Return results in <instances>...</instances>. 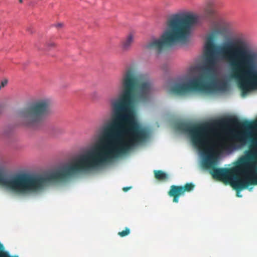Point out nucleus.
I'll list each match as a JSON object with an SVG mask.
<instances>
[{
	"label": "nucleus",
	"mask_w": 257,
	"mask_h": 257,
	"mask_svg": "<svg viewBox=\"0 0 257 257\" xmlns=\"http://www.w3.org/2000/svg\"><path fill=\"white\" fill-rule=\"evenodd\" d=\"M195 185L192 183H186L183 186L172 185L168 194L169 196L173 197V202L178 203L180 196L183 195L185 192L192 191Z\"/></svg>",
	"instance_id": "7"
},
{
	"label": "nucleus",
	"mask_w": 257,
	"mask_h": 257,
	"mask_svg": "<svg viewBox=\"0 0 257 257\" xmlns=\"http://www.w3.org/2000/svg\"><path fill=\"white\" fill-rule=\"evenodd\" d=\"M214 13V10L211 6H209L205 9L204 15L207 18H210L213 16Z\"/></svg>",
	"instance_id": "13"
},
{
	"label": "nucleus",
	"mask_w": 257,
	"mask_h": 257,
	"mask_svg": "<svg viewBox=\"0 0 257 257\" xmlns=\"http://www.w3.org/2000/svg\"><path fill=\"white\" fill-rule=\"evenodd\" d=\"M53 102L48 97H42L32 101L20 110L19 116L22 124L29 128H38L51 113Z\"/></svg>",
	"instance_id": "5"
},
{
	"label": "nucleus",
	"mask_w": 257,
	"mask_h": 257,
	"mask_svg": "<svg viewBox=\"0 0 257 257\" xmlns=\"http://www.w3.org/2000/svg\"><path fill=\"white\" fill-rule=\"evenodd\" d=\"M134 35L133 33H130L121 40L120 48L123 51H127L131 49L134 42Z\"/></svg>",
	"instance_id": "9"
},
{
	"label": "nucleus",
	"mask_w": 257,
	"mask_h": 257,
	"mask_svg": "<svg viewBox=\"0 0 257 257\" xmlns=\"http://www.w3.org/2000/svg\"><path fill=\"white\" fill-rule=\"evenodd\" d=\"M251 147L257 148V139L251 140ZM210 146L213 147L212 152L202 150L207 155L204 164L210 169V173L213 178L230 183L237 191L247 188L249 185L257 184V152L252 151L246 157L241 158L234 168H219L214 166L215 150H223L233 146L226 142L213 141Z\"/></svg>",
	"instance_id": "3"
},
{
	"label": "nucleus",
	"mask_w": 257,
	"mask_h": 257,
	"mask_svg": "<svg viewBox=\"0 0 257 257\" xmlns=\"http://www.w3.org/2000/svg\"><path fill=\"white\" fill-rule=\"evenodd\" d=\"M63 26V24L62 23H58L56 25V27L58 28H62Z\"/></svg>",
	"instance_id": "17"
},
{
	"label": "nucleus",
	"mask_w": 257,
	"mask_h": 257,
	"mask_svg": "<svg viewBox=\"0 0 257 257\" xmlns=\"http://www.w3.org/2000/svg\"><path fill=\"white\" fill-rule=\"evenodd\" d=\"M155 177L157 180H166L168 179V175L161 170L154 171Z\"/></svg>",
	"instance_id": "11"
},
{
	"label": "nucleus",
	"mask_w": 257,
	"mask_h": 257,
	"mask_svg": "<svg viewBox=\"0 0 257 257\" xmlns=\"http://www.w3.org/2000/svg\"><path fill=\"white\" fill-rule=\"evenodd\" d=\"M130 229L128 227H125L124 230L118 232L117 234L119 236L123 237L130 234Z\"/></svg>",
	"instance_id": "14"
},
{
	"label": "nucleus",
	"mask_w": 257,
	"mask_h": 257,
	"mask_svg": "<svg viewBox=\"0 0 257 257\" xmlns=\"http://www.w3.org/2000/svg\"><path fill=\"white\" fill-rule=\"evenodd\" d=\"M248 139H251V134L247 131L242 133H237L233 134L231 137H230V140L240 142L242 144H244Z\"/></svg>",
	"instance_id": "10"
},
{
	"label": "nucleus",
	"mask_w": 257,
	"mask_h": 257,
	"mask_svg": "<svg viewBox=\"0 0 257 257\" xmlns=\"http://www.w3.org/2000/svg\"><path fill=\"white\" fill-rule=\"evenodd\" d=\"M0 257H19L18 255L11 256L9 252L6 250L4 245L0 242Z\"/></svg>",
	"instance_id": "12"
},
{
	"label": "nucleus",
	"mask_w": 257,
	"mask_h": 257,
	"mask_svg": "<svg viewBox=\"0 0 257 257\" xmlns=\"http://www.w3.org/2000/svg\"><path fill=\"white\" fill-rule=\"evenodd\" d=\"M47 46L49 48H51L52 47H54L55 46V44L54 42H51L48 43L47 44Z\"/></svg>",
	"instance_id": "15"
},
{
	"label": "nucleus",
	"mask_w": 257,
	"mask_h": 257,
	"mask_svg": "<svg viewBox=\"0 0 257 257\" xmlns=\"http://www.w3.org/2000/svg\"><path fill=\"white\" fill-rule=\"evenodd\" d=\"M175 127L177 131L189 134L193 144L200 150L212 152L213 147L210 146L214 141L212 137L214 130L212 124L207 122L192 124L179 121L175 123Z\"/></svg>",
	"instance_id": "6"
},
{
	"label": "nucleus",
	"mask_w": 257,
	"mask_h": 257,
	"mask_svg": "<svg viewBox=\"0 0 257 257\" xmlns=\"http://www.w3.org/2000/svg\"><path fill=\"white\" fill-rule=\"evenodd\" d=\"M224 124H230L238 127L250 129L257 124V121L249 122L247 120L240 121L237 118H228L222 121Z\"/></svg>",
	"instance_id": "8"
},
{
	"label": "nucleus",
	"mask_w": 257,
	"mask_h": 257,
	"mask_svg": "<svg viewBox=\"0 0 257 257\" xmlns=\"http://www.w3.org/2000/svg\"><path fill=\"white\" fill-rule=\"evenodd\" d=\"M132 187H123L122 188V190L124 192H126L129 189H130Z\"/></svg>",
	"instance_id": "16"
},
{
	"label": "nucleus",
	"mask_w": 257,
	"mask_h": 257,
	"mask_svg": "<svg viewBox=\"0 0 257 257\" xmlns=\"http://www.w3.org/2000/svg\"><path fill=\"white\" fill-rule=\"evenodd\" d=\"M237 196L238 197H240V196H239L238 194H237Z\"/></svg>",
	"instance_id": "19"
},
{
	"label": "nucleus",
	"mask_w": 257,
	"mask_h": 257,
	"mask_svg": "<svg viewBox=\"0 0 257 257\" xmlns=\"http://www.w3.org/2000/svg\"><path fill=\"white\" fill-rule=\"evenodd\" d=\"M202 17L189 13H177L167 21L166 29L159 39L149 43L146 48L158 53L165 49L188 43L192 27L202 23Z\"/></svg>",
	"instance_id": "4"
},
{
	"label": "nucleus",
	"mask_w": 257,
	"mask_h": 257,
	"mask_svg": "<svg viewBox=\"0 0 257 257\" xmlns=\"http://www.w3.org/2000/svg\"><path fill=\"white\" fill-rule=\"evenodd\" d=\"M110 121L103 128L100 144L73 162L44 176L25 174L7 175L0 169V185L9 191L22 194L37 192L52 183L63 182L71 177L98 167L120 156V94L110 100Z\"/></svg>",
	"instance_id": "2"
},
{
	"label": "nucleus",
	"mask_w": 257,
	"mask_h": 257,
	"mask_svg": "<svg viewBox=\"0 0 257 257\" xmlns=\"http://www.w3.org/2000/svg\"><path fill=\"white\" fill-rule=\"evenodd\" d=\"M211 27L204 45L206 71L187 83L175 82L170 88L171 93L184 95L193 92L225 89L227 82L214 81L209 73L214 69L218 59L228 64L230 76L237 81L243 95L257 88V53L249 51L247 43L240 39L226 41L217 47L215 42L226 38L230 33L218 22H213Z\"/></svg>",
	"instance_id": "1"
},
{
	"label": "nucleus",
	"mask_w": 257,
	"mask_h": 257,
	"mask_svg": "<svg viewBox=\"0 0 257 257\" xmlns=\"http://www.w3.org/2000/svg\"><path fill=\"white\" fill-rule=\"evenodd\" d=\"M19 2H20V3H22V0H19Z\"/></svg>",
	"instance_id": "18"
}]
</instances>
